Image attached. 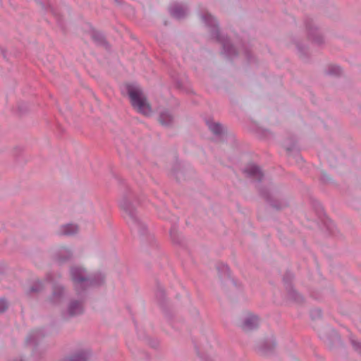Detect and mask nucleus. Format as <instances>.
<instances>
[{"label":"nucleus","instance_id":"nucleus-1","mask_svg":"<svg viewBox=\"0 0 361 361\" xmlns=\"http://www.w3.org/2000/svg\"><path fill=\"white\" fill-rule=\"evenodd\" d=\"M127 90L133 107L143 115H150L152 113L151 106L140 87L128 85Z\"/></svg>","mask_w":361,"mask_h":361},{"label":"nucleus","instance_id":"nucleus-2","mask_svg":"<svg viewBox=\"0 0 361 361\" xmlns=\"http://www.w3.org/2000/svg\"><path fill=\"white\" fill-rule=\"evenodd\" d=\"M258 318L251 314H247L243 318L241 327L244 331H250L258 326Z\"/></svg>","mask_w":361,"mask_h":361},{"label":"nucleus","instance_id":"nucleus-3","mask_svg":"<svg viewBox=\"0 0 361 361\" xmlns=\"http://www.w3.org/2000/svg\"><path fill=\"white\" fill-rule=\"evenodd\" d=\"M245 172L250 176L256 179L260 180L262 177V172L258 166L254 164H250L247 166Z\"/></svg>","mask_w":361,"mask_h":361},{"label":"nucleus","instance_id":"nucleus-4","mask_svg":"<svg viewBox=\"0 0 361 361\" xmlns=\"http://www.w3.org/2000/svg\"><path fill=\"white\" fill-rule=\"evenodd\" d=\"M71 275L73 280L75 282H82L85 280L84 271L80 267L72 269Z\"/></svg>","mask_w":361,"mask_h":361},{"label":"nucleus","instance_id":"nucleus-5","mask_svg":"<svg viewBox=\"0 0 361 361\" xmlns=\"http://www.w3.org/2000/svg\"><path fill=\"white\" fill-rule=\"evenodd\" d=\"M78 226L74 224H68L61 227L60 233L66 235H71L78 232Z\"/></svg>","mask_w":361,"mask_h":361},{"label":"nucleus","instance_id":"nucleus-6","mask_svg":"<svg viewBox=\"0 0 361 361\" xmlns=\"http://www.w3.org/2000/svg\"><path fill=\"white\" fill-rule=\"evenodd\" d=\"M82 311V305L79 302H72L69 307L70 314L72 315L81 313Z\"/></svg>","mask_w":361,"mask_h":361},{"label":"nucleus","instance_id":"nucleus-7","mask_svg":"<svg viewBox=\"0 0 361 361\" xmlns=\"http://www.w3.org/2000/svg\"><path fill=\"white\" fill-rule=\"evenodd\" d=\"M120 207L121 209L123 210V212L126 213V214L128 216H131L133 215V208L131 207V204L128 202L126 200H122L120 202Z\"/></svg>","mask_w":361,"mask_h":361},{"label":"nucleus","instance_id":"nucleus-8","mask_svg":"<svg viewBox=\"0 0 361 361\" xmlns=\"http://www.w3.org/2000/svg\"><path fill=\"white\" fill-rule=\"evenodd\" d=\"M208 126H209V128L210 129V130L213 133L216 134V135L220 134L223 130L222 126L219 123H209L208 124Z\"/></svg>","mask_w":361,"mask_h":361},{"label":"nucleus","instance_id":"nucleus-9","mask_svg":"<svg viewBox=\"0 0 361 361\" xmlns=\"http://www.w3.org/2000/svg\"><path fill=\"white\" fill-rule=\"evenodd\" d=\"M171 121V116L167 113H164L160 115L159 121L163 125H167Z\"/></svg>","mask_w":361,"mask_h":361},{"label":"nucleus","instance_id":"nucleus-10","mask_svg":"<svg viewBox=\"0 0 361 361\" xmlns=\"http://www.w3.org/2000/svg\"><path fill=\"white\" fill-rule=\"evenodd\" d=\"M7 307V302L4 300L0 299V312H4Z\"/></svg>","mask_w":361,"mask_h":361},{"label":"nucleus","instance_id":"nucleus-11","mask_svg":"<svg viewBox=\"0 0 361 361\" xmlns=\"http://www.w3.org/2000/svg\"><path fill=\"white\" fill-rule=\"evenodd\" d=\"M71 361H85V359L83 356L78 355L73 357Z\"/></svg>","mask_w":361,"mask_h":361}]
</instances>
